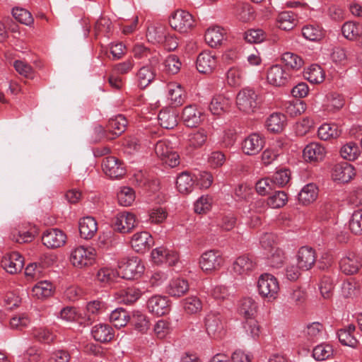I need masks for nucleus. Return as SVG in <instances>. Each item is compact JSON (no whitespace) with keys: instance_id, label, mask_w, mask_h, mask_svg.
<instances>
[{"instance_id":"obj_1","label":"nucleus","mask_w":362,"mask_h":362,"mask_svg":"<svg viewBox=\"0 0 362 362\" xmlns=\"http://www.w3.org/2000/svg\"><path fill=\"white\" fill-rule=\"evenodd\" d=\"M118 274L123 279H137L144 273L145 267L141 259L136 256L121 259L118 262Z\"/></svg>"},{"instance_id":"obj_2","label":"nucleus","mask_w":362,"mask_h":362,"mask_svg":"<svg viewBox=\"0 0 362 362\" xmlns=\"http://www.w3.org/2000/svg\"><path fill=\"white\" fill-rule=\"evenodd\" d=\"M224 264L222 253L217 250H209L203 252L199 259L201 269L206 274L218 271Z\"/></svg>"},{"instance_id":"obj_3","label":"nucleus","mask_w":362,"mask_h":362,"mask_svg":"<svg viewBox=\"0 0 362 362\" xmlns=\"http://www.w3.org/2000/svg\"><path fill=\"white\" fill-rule=\"evenodd\" d=\"M226 323L223 315L218 310H211L204 318V324L208 335L213 338H220L224 332Z\"/></svg>"},{"instance_id":"obj_4","label":"nucleus","mask_w":362,"mask_h":362,"mask_svg":"<svg viewBox=\"0 0 362 362\" xmlns=\"http://www.w3.org/2000/svg\"><path fill=\"white\" fill-rule=\"evenodd\" d=\"M95 248L78 246L71 250L69 259L74 267L83 268L92 265L95 262Z\"/></svg>"},{"instance_id":"obj_5","label":"nucleus","mask_w":362,"mask_h":362,"mask_svg":"<svg viewBox=\"0 0 362 362\" xmlns=\"http://www.w3.org/2000/svg\"><path fill=\"white\" fill-rule=\"evenodd\" d=\"M258 292L263 298L269 300L277 298L279 291V284L277 279L269 274H262L257 282Z\"/></svg>"},{"instance_id":"obj_6","label":"nucleus","mask_w":362,"mask_h":362,"mask_svg":"<svg viewBox=\"0 0 362 362\" xmlns=\"http://www.w3.org/2000/svg\"><path fill=\"white\" fill-rule=\"evenodd\" d=\"M236 105L244 113L250 114L257 108V95L252 88H245L240 90L236 96Z\"/></svg>"},{"instance_id":"obj_7","label":"nucleus","mask_w":362,"mask_h":362,"mask_svg":"<svg viewBox=\"0 0 362 362\" xmlns=\"http://www.w3.org/2000/svg\"><path fill=\"white\" fill-rule=\"evenodd\" d=\"M169 23L174 30L185 33L194 27L195 21L188 11L177 10L170 17Z\"/></svg>"},{"instance_id":"obj_8","label":"nucleus","mask_w":362,"mask_h":362,"mask_svg":"<svg viewBox=\"0 0 362 362\" xmlns=\"http://www.w3.org/2000/svg\"><path fill=\"white\" fill-rule=\"evenodd\" d=\"M291 79L289 71L280 64L269 67L267 71V81L274 87H284Z\"/></svg>"},{"instance_id":"obj_9","label":"nucleus","mask_w":362,"mask_h":362,"mask_svg":"<svg viewBox=\"0 0 362 362\" xmlns=\"http://www.w3.org/2000/svg\"><path fill=\"white\" fill-rule=\"evenodd\" d=\"M339 267L346 275L355 274L362 267V257L355 252H346L340 259Z\"/></svg>"},{"instance_id":"obj_10","label":"nucleus","mask_w":362,"mask_h":362,"mask_svg":"<svg viewBox=\"0 0 362 362\" xmlns=\"http://www.w3.org/2000/svg\"><path fill=\"white\" fill-rule=\"evenodd\" d=\"M113 225L115 230L119 233H130L137 226L136 216L127 211L119 213L115 216Z\"/></svg>"},{"instance_id":"obj_11","label":"nucleus","mask_w":362,"mask_h":362,"mask_svg":"<svg viewBox=\"0 0 362 362\" xmlns=\"http://www.w3.org/2000/svg\"><path fill=\"white\" fill-rule=\"evenodd\" d=\"M257 267L255 257L248 255L238 257L233 264L234 273L243 276L250 275Z\"/></svg>"},{"instance_id":"obj_12","label":"nucleus","mask_w":362,"mask_h":362,"mask_svg":"<svg viewBox=\"0 0 362 362\" xmlns=\"http://www.w3.org/2000/svg\"><path fill=\"white\" fill-rule=\"evenodd\" d=\"M43 244L48 248H58L62 247L66 241V235L60 229L49 228L44 232L42 238Z\"/></svg>"},{"instance_id":"obj_13","label":"nucleus","mask_w":362,"mask_h":362,"mask_svg":"<svg viewBox=\"0 0 362 362\" xmlns=\"http://www.w3.org/2000/svg\"><path fill=\"white\" fill-rule=\"evenodd\" d=\"M102 168L106 175L117 179L125 174V169L119 160L114 156H108L103 160Z\"/></svg>"},{"instance_id":"obj_14","label":"nucleus","mask_w":362,"mask_h":362,"mask_svg":"<svg viewBox=\"0 0 362 362\" xmlns=\"http://www.w3.org/2000/svg\"><path fill=\"white\" fill-rule=\"evenodd\" d=\"M151 258L157 264L165 263L168 266H173L177 262L179 255L176 252L167 250L164 247H159L152 250Z\"/></svg>"},{"instance_id":"obj_15","label":"nucleus","mask_w":362,"mask_h":362,"mask_svg":"<svg viewBox=\"0 0 362 362\" xmlns=\"http://www.w3.org/2000/svg\"><path fill=\"white\" fill-rule=\"evenodd\" d=\"M1 266L6 272L15 274L20 272L24 266V258L16 252L6 254L1 260Z\"/></svg>"},{"instance_id":"obj_16","label":"nucleus","mask_w":362,"mask_h":362,"mask_svg":"<svg viewBox=\"0 0 362 362\" xmlns=\"http://www.w3.org/2000/svg\"><path fill=\"white\" fill-rule=\"evenodd\" d=\"M356 175L353 165L347 162L334 165L332 170V177L334 181L346 183L349 182Z\"/></svg>"},{"instance_id":"obj_17","label":"nucleus","mask_w":362,"mask_h":362,"mask_svg":"<svg viewBox=\"0 0 362 362\" xmlns=\"http://www.w3.org/2000/svg\"><path fill=\"white\" fill-rule=\"evenodd\" d=\"M217 66V59L210 52L204 51L197 57L196 67L197 71L204 74H209Z\"/></svg>"},{"instance_id":"obj_18","label":"nucleus","mask_w":362,"mask_h":362,"mask_svg":"<svg viewBox=\"0 0 362 362\" xmlns=\"http://www.w3.org/2000/svg\"><path fill=\"white\" fill-rule=\"evenodd\" d=\"M327 154L326 148L321 144L312 142L303 149V156L308 162L318 163L324 160Z\"/></svg>"},{"instance_id":"obj_19","label":"nucleus","mask_w":362,"mask_h":362,"mask_svg":"<svg viewBox=\"0 0 362 362\" xmlns=\"http://www.w3.org/2000/svg\"><path fill=\"white\" fill-rule=\"evenodd\" d=\"M264 144V139L261 135L253 133L245 139L242 144V149L244 153L254 156L263 148Z\"/></svg>"},{"instance_id":"obj_20","label":"nucleus","mask_w":362,"mask_h":362,"mask_svg":"<svg viewBox=\"0 0 362 362\" xmlns=\"http://www.w3.org/2000/svg\"><path fill=\"white\" fill-rule=\"evenodd\" d=\"M153 237L146 231L136 233L131 240L132 247L139 253H144L153 246Z\"/></svg>"},{"instance_id":"obj_21","label":"nucleus","mask_w":362,"mask_h":362,"mask_svg":"<svg viewBox=\"0 0 362 362\" xmlns=\"http://www.w3.org/2000/svg\"><path fill=\"white\" fill-rule=\"evenodd\" d=\"M182 118L187 127H195L204 120V114L197 105H189L183 109Z\"/></svg>"},{"instance_id":"obj_22","label":"nucleus","mask_w":362,"mask_h":362,"mask_svg":"<svg viewBox=\"0 0 362 362\" xmlns=\"http://www.w3.org/2000/svg\"><path fill=\"white\" fill-rule=\"evenodd\" d=\"M297 264L302 270H309L316 261V253L311 247H301L297 252Z\"/></svg>"},{"instance_id":"obj_23","label":"nucleus","mask_w":362,"mask_h":362,"mask_svg":"<svg viewBox=\"0 0 362 362\" xmlns=\"http://www.w3.org/2000/svg\"><path fill=\"white\" fill-rule=\"evenodd\" d=\"M147 308L151 313L162 316L170 311L169 300L166 296L156 295L148 299Z\"/></svg>"},{"instance_id":"obj_24","label":"nucleus","mask_w":362,"mask_h":362,"mask_svg":"<svg viewBox=\"0 0 362 362\" xmlns=\"http://www.w3.org/2000/svg\"><path fill=\"white\" fill-rule=\"evenodd\" d=\"M91 334L95 341L107 343L115 337V331L108 324H98L93 327Z\"/></svg>"},{"instance_id":"obj_25","label":"nucleus","mask_w":362,"mask_h":362,"mask_svg":"<svg viewBox=\"0 0 362 362\" xmlns=\"http://www.w3.org/2000/svg\"><path fill=\"white\" fill-rule=\"evenodd\" d=\"M97 230V221L93 217L86 216L80 220L79 232L81 238L90 240L93 238Z\"/></svg>"},{"instance_id":"obj_26","label":"nucleus","mask_w":362,"mask_h":362,"mask_svg":"<svg viewBox=\"0 0 362 362\" xmlns=\"http://www.w3.org/2000/svg\"><path fill=\"white\" fill-rule=\"evenodd\" d=\"M178 114L172 107H167L160 111L158 119L160 126L165 129H173L177 124Z\"/></svg>"},{"instance_id":"obj_27","label":"nucleus","mask_w":362,"mask_h":362,"mask_svg":"<svg viewBox=\"0 0 362 362\" xmlns=\"http://www.w3.org/2000/svg\"><path fill=\"white\" fill-rule=\"evenodd\" d=\"M127 121L126 118L122 115H118L109 119L107 128L112 135H109V139H115L121 135L126 129Z\"/></svg>"},{"instance_id":"obj_28","label":"nucleus","mask_w":362,"mask_h":362,"mask_svg":"<svg viewBox=\"0 0 362 362\" xmlns=\"http://www.w3.org/2000/svg\"><path fill=\"white\" fill-rule=\"evenodd\" d=\"M230 100L223 95H215L209 105V110L213 115H221L229 111L230 107Z\"/></svg>"},{"instance_id":"obj_29","label":"nucleus","mask_w":362,"mask_h":362,"mask_svg":"<svg viewBox=\"0 0 362 362\" xmlns=\"http://www.w3.org/2000/svg\"><path fill=\"white\" fill-rule=\"evenodd\" d=\"M189 288L188 281L186 279L177 278L170 281L168 287V293L173 297L184 296Z\"/></svg>"},{"instance_id":"obj_30","label":"nucleus","mask_w":362,"mask_h":362,"mask_svg":"<svg viewBox=\"0 0 362 362\" xmlns=\"http://www.w3.org/2000/svg\"><path fill=\"white\" fill-rule=\"evenodd\" d=\"M318 197V188L316 185L309 183L305 185L298 193V201L303 205H309Z\"/></svg>"},{"instance_id":"obj_31","label":"nucleus","mask_w":362,"mask_h":362,"mask_svg":"<svg viewBox=\"0 0 362 362\" xmlns=\"http://www.w3.org/2000/svg\"><path fill=\"white\" fill-rule=\"evenodd\" d=\"M286 124V116L280 112H274L269 115L266 121L267 129L274 133L281 132Z\"/></svg>"},{"instance_id":"obj_32","label":"nucleus","mask_w":362,"mask_h":362,"mask_svg":"<svg viewBox=\"0 0 362 362\" xmlns=\"http://www.w3.org/2000/svg\"><path fill=\"white\" fill-rule=\"evenodd\" d=\"M356 327L353 324L349 325L346 327L341 329L337 332V336L341 344L351 347H356L358 340L354 337V332Z\"/></svg>"},{"instance_id":"obj_33","label":"nucleus","mask_w":362,"mask_h":362,"mask_svg":"<svg viewBox=\"0 0 362 362\" xmlns=\"http://www.w3.org/2000/svg\"><path fill=\"white\" fill-rule=\"evenodd\" d=\"M303 36L310 41H320L325 35L324 29L317 23L308 24L302 28Z\"/></svg>"},{"instance_id":"obj_34","label":"nucleus","mask_w":362,"mask_h":362,"mask_svg":"<svg viewBox=\"0 0 362 362\" xmlns=\"http://www.w3.org/2000/svg\"><path fill=\"white\" fill-rule=\"evenodd\" d=\"M168 90L169 98L174 105L180 106L185 103L186 93L180 84L171 83L168 86Z\"/></svg>"},{"instance_id":"obj_35","label":"nucleus","mask_w":362,"mask_h":362,"mask_svg":"<svg viewBox=\"0 0 362 362\" xmlns=\"http://www.w3.org/2000/svg\"><path fill=\"white\" fill-rule=\"evenodd\" d=\"M340 134L341 130L336 124L325 123L317 130L319 139L324 141L337 139Z\"/></svg>"},{"instance_id":"obj_36","label":"nucleus","mask_w":362,"mask_h":362,"mask_svg":"<svg viewBox=\"0 0 362 362\" xmlns=\"http://www.w3.org/2000/svg\"><path fill=\"white\" fill-rule=\"evenodd\" d=\"M303 76L310 83L317 84L325 80V74L320 66L312 64L304 71Z\"/></svg>"},{"instance_id":"obj_37","label":"nucleus","mask_w":362,"mask_h":362,"mask_svg":"<svg viewBox=\"0 0 362 362\" xmlns=\"http://www.w3.org/2000/svg\"><path fill=\"white\" fill-rule=\"evenodd\" d=\"M224 37L223 29L218 26L209 28L205 33V41L211 47L221 45Z\"/></svg>"},{"instance_id":"obj_38","label":"nucleus","mask_w":362,"mask_h":362,"mask_svg":"<svg viewBox=\"0 0 362 362\" xmlns=\"http://www.w3.org/2000/svg\"><path fill=\"white\" fill-rule=\"evenodd\" d=\"M235 15L242 22H249L255 19L253 8L247 3H238L235 7Z\"/></svg>"},{"instance_id":"obj_39","label":"nucleus","mask_w":362,"mask_h":362,"mask_svg":"<svg viewBox=\"0 0 362 362\" xmlns=\"http://www.w3.org/2000/svg\"><path fill=\"white\" fill-rule=\"evenodd\" d=\"M182 303L184 311L187 315H195L202 310V301L196 296H191L183 299Z\"/></svg>"},{"instance_id":"obj_40","label":"nucleus","mask_w":362,"mask_h":362,"mask_svg":"<svg viewBox=\"0 0 362 362\" xmlns=\"http://www.w3.org/2000/svg\"><path fill=\"white\" fill-rule=\"evenodd\" d=\"M151 66L146 65L142 66L137 72V78L139 86L141 88H146L150 83H151L156 76L155 69Z\"/></svg>"},{"instance_id":"obj_41","label":"nucleus","mask_w":362,"mask_h":362,"mask_svg":"<svg viewBox=\"0 0 362 362\" xmlns=\"http://www.w3.org/2000/svg\"><path fill=\"white\" fill-rule=\"evenodd\" d=\"M361 31H362V25L354 21H347L341 27L344 37L349 40H358Z\"/></svg>"},{"instance_id":"obj_42","label":"nucleus","mask_w":362,"mask_h":362,"mask_svg":"<svg viewBox=\"0 0 362 362\" xmlns=\"http://www.w3.org/2000/svg\"><path fill=\"white\" fill-rule=\"evenodd\" d=\"M194 181L192 175L187 171L181 173L177 177L176 187L182 194L190 192L194 186Z\"/></svg>"},{"instance_id":"obj_43","label":"nucleus","mask_w":362,"mask_h":362,"mask_svg":"<svg viewBox=\"0 0 362 362\" xmlns=\"http://www.w3.org/2000/svg\"><path fill=\"white\" fill-rule=\"evenodd\" d=\"M53 286L51 282L42 281L37 283L32 289V294L38 299H44L52 295Z\"/></svg>"},{"instance_id":"obj_44","label":"nucleus","mask_w":362,"mask_h":362,"mask_svg":"<svg viewBox=\"0 0 362 362\" xmlns=\"http://www.w3.org/2000/svg\"><path fill=\"white\" fill-rule=\"evenodd\" d=\"M129 321L134 329L139 332L145 333L150 328V322L147 317L139 311L134 312Z\"/></svg>"},{"instance_id":"obj_45","label":"nucleus","mask_w":362,"mask_h":362,"mask_svg":"<svg viewBox=\"0 0 362 362\" xmlns=\"http://www.w3.org/2000/svg\"><path fill=\"white\" fill-rule=\"evenodd\" d=\"M11 239L18 243H30L34 239V234L23 226H18L12 230Z\"/></svg>"},{"instance_id":"obj_46","label":"nucleus","mask_w":362,"mask_h":362,"mask_svg":"<svg viewBox=\"0 0 362 362\" xmlns=\"http://www.w3.org/2000/svg\"><path fill=\"white\" fill-rule=\"evenodd\" d=\"M277 23L279 28L290 30L296 24V16L291 11L281 12L278 15Z\"/></svg>"},{"instance_id":"obj_47","label":"nucleus","mask_w":362,"mask_h":362,"mask_svg":"<svg viewBox=\"0 0 362 362\" xmlns=\"http://www.w3.org/2000/svg\"><path fill=\"white\" fill-rule=\"evenodd\" d=\"M207 132L204 129L191 133L188 135L187 144L189 147L196 149L202 146L206 141Z\"/></svg>"},{"instance_id":"obj_48","label":"nucleus","mask_w":362,"mask_h":362,"mask_svg":"<svg viewBox=\"0 0 362 362\" xmlns=\"http://www.w3.org/2000/svg\"><path fill=\"white\" fill-rule=\"evenodd\" d=\"M130 320L127 311L123 308H117L110 315V320L116 327H124Z\"/></svg>"},{"instance_id":"obj_49","label":"nucleus","mask_w":362,"mask_h":362,"mask_svg":"<svg viewBox=\"0 0 362 362\" xmlns=\"http://www.w3.org/2000/svg\"><path fill=\"white\" fill-rule=\"evenodd\" d=\"M165 28L163 25L151 26L148 28L146 37L152 43L161 44L165 40Z\"/></svg>"},{"instance_id":"obj_50","label":"nucleus","mask_w":362,"mask_h":362,"mask_svg":"<svg viewBox=\"0 0 362 362\" xmlns=\"http://www.w3.org/2000/svg\"><path fill=\"white\" fill-rule=\"evenodd\" d=\"M257 308V303L252 298H245L241 300L239 311L245 318H250L254 317Z\"/></svg>"},{"instance_id":"obj_51","label":"nucleus","mask_w":362,"mask_h":362,"mask_svg":"<svg viewBox=\"0 0 362 362\" xmlns=\"http://www.w3.org/2000/svg\"><path fill=\"white\" fill-rule=\"evenodd\" d=\"M117 199L120 205L130 206L135 199L134 191L129 187H122L117 192Z\"/></svg>"},{"instance_id":"obj_52","label":"nucleus","mask_w":362,"mask_h":362,"mask_svg":"<svg viewBox=\"0 0 362 362\" xmlns=\"http://www.w3.org/2000/svg\"><path fill=\"white\" fill-rule=\"evenodd\" d=\"M168 215V212L164 208H153L148 211L147 221L152 224H161L166 220Z\"/></svg>"},{"instance_id":"obj_53","label":"nucleus","mask_w":362,"mask_h":362,"mask_svg":"<svg viewBox=\"0 0 362 362\" xmlns=\"http://www.w3.org/2000/svg\"><path fill=\"white\" fill-rule=\"evenodd\" d=\"M360 150L357 144L350 141L344 145L340 150L341 157L348 160H354L359 156Z\"/></svg>"},{"instance_id":"obj_54","label":"nucleus","mask_w":362,"mask_h":362,"mask_svg":"<svg viewBox=\"0 0 362 362\" xmlns=\"http://www.w3.org/2000/svg\"><path fill=\"white\" fill-rule=\"evenodd\" d=\"M141 296V291L135 287H129L120 291L121 302L132 304L136 302Z\"/></svg>"},{"instance_id":"obj_55","label":"nucleus","mask_w":362,"mask_h":362,"mask_svg":"<svg viewBox=\"0 0 362 362\" xmlns=\"http://www.w3.org/2000/svg\"><path fill=\"white\" fill-rule=\"evenodd\" d=\"M281 60L287 66L296 70L300 69L304 63L300 56L289 52L282 54Z\"/></svg>"},{"instance_id":"obj_56","label":"nucleus","mask_w":362,"mask_h":362,"mask_svg":"<svg viewBox=\"0 0 362 362\" xmlns=\"http://www.w3.org/2000/svg\"><path fill=\"white\" fill-rule=\"evenodd\" d=\"M349 229L355 235L362 234V209L353 212L349 220Z\"/></svg>"},{"instance_id":"obj_57","label":"nucleus","mask_w":362,"mask_h":362,"mask_svg":"<svg viewBox=\"0 0 362 362\" xmlns=\"http://www.w3.org/2000/svg\"><path fill=\"white\" fill-rule=\"evenodd\" d=\"M333 354V349L329 344H322L313 350V356L316 361H325Z\"/></svg>"},{"instance_id":"obj_58","label":"nucleus","mask_w":362,"mask_h":362,"mask_svg":"<svg viewBox=\"0 0 362 362\" xmlns=\"http://www.w3.org/2000/svg\"><path fill=\"white\" fill-rule=\"evenodd\" d=\"M227 83L230 86H240L243 80V73L238 67L230 68L226 73Z\"/></svg>"},{"instance_id":"obj_59","label":"nucleus","mask_w":362,"mask_h":362,"mask_svg":"<svg viewBox=\"0 0 362 362\" xmlns=\"http://www.w3.org/2000/svg\"><path fill=\"white\" fill-rule=\"evenodd\" d=\"M288 202L287 194L284 191H276L267 199L268 205L273 209L284 206Z\"/></svg>"},{"instance_id":"obj_60","label":"nucleus","mask_w":362,"mask_h":362,"mask_svg":"<svg viewBox=\"0 0 362 362\" xmlns=\"http://www.w3.org/2000/svg\"><path fill=\"white\" fill-rule=\"evenodd\" d=\"M13 17L21 23L26 25H32L34 19L32 14L28 10L22 8H16L12 11Z\"/></svg>"},{"instance_id":"obj_61","label":"nucleus","mask_w":362,"mask_h":362,"mask_svg":"<svg viewBox=\"0 0 362 362\" xmlns=\"http://www.w3.org/2000/svg\"><path fill=\"white\" fill-rule=\"evenodd\" d=\"M305 292L297 287L289 291L287 302L291 305H300L305 302Z\"/></svg>"},{"instance_id":"obj_62","label":"nucleus","mask_w":362,"mask_h":362,"mask_svg":"<svg viewBox=\"0 0 362 362\" xmlns=\"http://www.w3.org/2000/svg\"><path fill=\"white\" fill-rule=\"evenodd\" d=\"M322 329V325L319 322L308 325L304 331L307 339L310 341L317 340L321 336Z\"/></svg>"},{"instance_id":"obj_63","label":"nucleus","mask_w":362,"mask_h":362,"mask_svg":"<svg viewBox=\"0 0 362 362\" xmlns=\"http://www.w3.org/2000/svg\"><path fill=\"white\" fill-rule=\"evenodd\" d=\"M314 122L309 117H304L295 124V132L297 136H303L313 127Z\"/></svg>"},{"instance_id":"obj_64","label":"nucleus","mask_w":362,"mask_h":362,"mask_svg":"<svg viewBox=\"0 0 362 362\" xmlns=\"http://www.w3.org/2000/svg\"><path fill=\"white\" fill-rule=\"evenodd\" d=\"M326 106L327 109L332 111L337 110L344 105L342 97L337 93H330L326 96Z\"/></svg>"}]
</instances>
